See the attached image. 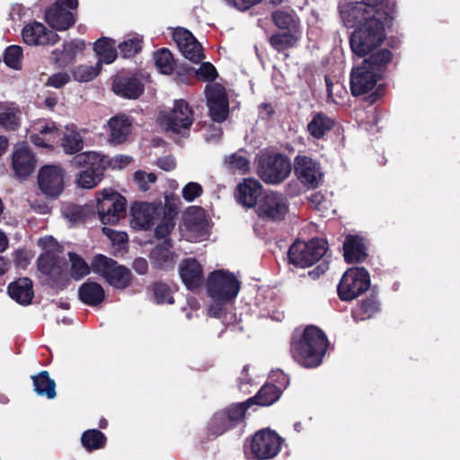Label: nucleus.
Listing matches in <instances>:
<instances>
[{
  "label": "nucleus",
  "instance_id": "f257e3e1",
  "mask_svg": "<svg viewBox=\"0 0 460 460\" xmlns=\"http://www.w3.org/2000/svg\"><path fill=\"white\" fill-rule=\"evenodd\" d=\"M328 347L325 334L314 325L307 326L303 333L293 337L290 351L293 358L305 367H318Z\"/></svg>",
  "mask_w": 460,
  "mask_h": 460
},
{
  "label": "nucleus",
  "instance_id": "f03ea898",
  "mask_svg": "<svg viewBox=\"0 0 460 460\" xmlns=\"http://www.w3.org/2000/svg\"><path fill=\"white\" fill-rule=\"evenodd\" d=\"M392 53L383 49L364 59L350 72V91L353 96L368 93L376 87L383 68L391 61Z\"/></svg>",
  "mask_w": 460,
  "mask_h": 460
},
{
  "label": "nucleus",
  "instance_id": "7ed1b4c3",
  "mask_svg": "<svg viewBox=\"0 0 460 460\" xmlns=\"http://www.w3.org/2000/svg\"><path fill=\"white\" fill-rule=\"evenodd\" d=\"M385 38L381 15L358 26L349 39L350 48L357 56L365 57L377 49Z\"/></svg>",
  "mask_w": 460,
  "mask_h": 460
},
{
  "label": "nucleus",
  "instance_id": "20e7f679",
  "mask_svg": "<svg viewBox=\"0 0 460 460\" xmlns=\"http://www.w3.org/2000/svg\"><path fill=\"white\" fill-rule=\"evenodd\" d=\"M96 210L103 225H115L126 214V199L117 191L104 189L96 193Z\"/></svg>",
  "mask_w": 460,
  "mask_h": 460
},
{
  "label": "nucleus",
  "instance_id": "39448f33",
  "mask_svg": "<svg viewBox=\"0 0 460 460\" xmlns=\"http://www.w3.org/2000/svg\"><path fill=\"white\" fill-rule=\"evenodd\" d=\"M326 245L323 239H312L308 243L295 242L288 250V261L296 267H310L326 253Z\"/></svg>",
  "mask_w": 460,
  "mask_h": 460
},
{
  "label": "nucleus",
  "instance_id": "423d86ee",
  "mask_svg": "<svg viewBox=\"0 0 460 460\" xmlns=\"http://www.w3.org/2000/svg\"><path fill=\"white\" fill-rule=\"evenodd\" d=\"M160 119L167 131L188 136L194 121V113L189 103L181 99L174 102L171 111L161 112Z\"/></svg>",
  "mask_w": 460,
  "mask_h": 460
},
{
  "label": "nucleus",
  "instance_id": "0eeeda50",
  "mask_svg": "<svg viewBox=\"0 0 460 460\" xmlns=\"http://www.w3.org/2000/svg\"><path fill=\"white\" fill-rule=\"evenodd\" d=\"M91 267L93 272L103 277L109 284L117 288H125L130 284V270L111 258L97 255L93 260Z\"/></svg>",
  "mask_w": 460,
  "mask_h": 460
},
{
  "label": "nucleus",
  "instance_id": "6e6552de",
  "mask_svg": "<svg viewBox=\"0 0 460 460\" xmlns=\"http://www.w3.org/2000/svg\"><path fill=\"white\" fill-rule=\"evenodd\" d=\"M381 0H361L345 3L340 6V13L344 24L352 28L381 15L376 9Z\"/></svg>",
  "mask_w": 460,
  "mask_h": 460
},
{
  "label": "nucleus",
  "instance_id": "1a4fd4ad",
  "mask_svg": "<svg viewBox=\"0 0 460 460\" xmlns=\"http://www.w3.org/2000/svg\"><path fill=\"white\" fill-rule=\"evenodd\" d=\"M370 277L362 267L350 268L343 274L339 285L338 295L343 301H349L368 289Z\"/></svg>",
  "mask_w": 460,
  "mask_h": 460
},
{
  "label": "nucleus",
  "instance_id": "9d476101",
  "mask_svg": "<svg viewBox=\"0 0 460 460\" xmlns=\"http://www.w3.org/2000/svg\"><path fill=\"white\" fill-rule=\"evenodd\" d=\"M207 289L211 297L220 301H229L237 296L240 282L233 273L216 270L208 276Z\"/></svg>",
  "mask_w": 460,
  "mask_h": 460
},
{
  "label": "nucleus",
  "instance_id": "9b49d317",
  "mask_svg": "<svg viewBox=\"0 0 460 460\" xmlns=\"http://www.w3.org/2000/svg\"><path fill=\"white\" fill-rule=\"evenodd\" d=\"M290 160L283 155L273 154L261 159L259 175L269 184H279L285 181L291 172Z\"/></svg>",
  "mask_w": 460,
  "mask_h": 460
},
{
  "label": "nucleus",
  "instance_id": "f8f14e48",
  "mask_svg": "<svg viewBox=\"0 0 460 460\" xmlns=\"http://www.w3.org/2000/svg\"><path fill=\"white\" fill-rule=\"evenodd\" d=\"M251 406L248 401L231 404L226 410L217 412L209 423L210 430L220 435L225 431L235 427L243 418L246 410Z\"/></svg>",
  "mask_w": 460,
  "mask_h": 460
},
{
  "label": "nucleus",
  "instance_id": "ddd939ff",
  "mask_svg": "<svg viewBox=\"0 0 460 460\" xmlns=\"http://www.w3.org/2000/svg\"><path fill=\"white\" fill-rule=\"evenodd\" d=\"M288 210L287 198L278 192L270 191L259 199L256 212L263 219L270 221H281Z\"/></svg>",
  "mask_w": 460,
  "mask_h": 460
},
{
  "label": "nucleus",
  "instance_id": "4468645a",
  "mask_svg": "<svg viewBox=\"0 0 460 460\" xmlns=\"http://www.w3.org/2000/svg\"><path fill=\"white\" fill-rule=\"evenodd\" d=\"M294 169L297 179L307 188L315 189L323 181V173L320 164L310 156L297 155Z\"/></svg>",
  "mask_w": 460,
  "mask_h": 460
},
{
  "label": "nucleus",
  "instance_id": "2eb2a0df",
  "mask_svg": "<svg viewBox=\"0 0 460 460\" xmlns=\"http://www.w3.org/2000/svg\"><path fill=\"white\" fill-rule=\"evenodd\" d=\"M205 94L211 119L216 122L224 121L228 115V100L225 87L219 84H208Z\"/></svg>",
  "mask_w": 460,
  "mask_h": 460
},
{
  "label": "nucleus",
  "instance_id": "dca6fc26",
  "mask_svg": "<svg viewBox=\"0 0 460 460\" xmlns=\"http://www.w3.org/2000/svg\"><path fill=\"white\" fill-rule=\"evenodd\" d=\"M280 448L279 436L272 431L261 430L255 433L251 442V451L256 459L274 457Z\"/></svg>",
  "mask_w": 460,
  "mask_h": 460
},
{
  "label": "nucleus",
  "instance_id": "f3484780",
  "mask_svg": "<svg viewBox=\"0 0 460 460\" xmlns=\"http://www.w3.org/2000/svg\"><path fill=\"white\" fill-rule=\"evenodd\" d=\"M38 181L45 195L57 197L64 189V171L57 164L44 165L39 172Z\"/></svg>",
  "mask_w": 460,
  "mask_h": 460
},
{
  "label": "nucleus",
  "instance_id": "a211bd4d",
  "mask_svg": "<svg viewBox=\"0 0 460 460\" xmlns=\"http://www.w3.org/2000/svg\"><path fill=\"white\" fill-rule=\"evenodd\" d=\"M38 268L40 272L49 277L55 285L61 284L67 276L66 261L57 252H44L38 259Z\"/></svg>",
  "mask_w": 460,
  "mask_h": 460
},
{
  "label": "nucleus",
  "instance_id": "6ab92c4d",
  "mask_svg": "<svg viewBox=\"0 0 460 460\" xmlns=\"http://www.w3.org/2000/svg\"><path fill=\"white\" fill-rule=\"evenodd\" d=\"M172 38L187 59L193 63H199L205 58L200 43L190 31L178 28L173 31Z\"/></svg>",
  "mask_w": 460,
  "mask_h": 460
},
{
  "label": "nucleus",
  "instance_id": "aec40b11",
  "mask_svg": "<svg viewBox=\"0 0 460 460\" xmlns=\"http://www.w3.org/2000/svg\"><path fill=\"white\" fill-rule=\"evenodd\" d=\"M162 208H156L147 202H136L130 208V225L137 230H147L154 225L155 217L160 215Z\"/></svg>",
  "mask_w": 460,
  "mask_h": 460
},
{
  "label": "nucleus",
  "instance_id": "412c9836",
  "mask_svg": "<svg viewBox=\"0 0 460 460\" xmlns=\"http://www.w3.org/2000/svg\"><path fill=\"white\" fill-rule=\"evenodd\" d=\"M22 35L24 42L31 46L53 45L59 40V36L55 31L38 22L27 24Z\"/></svg>",
  "mask_w": 460,
  "mask_h": 460
},
{
  "label": "nucleus",
  "instance_id": "4be33fe9",
  "mask_svg": "<svg viewBox=\"0 0 460 460\" xmlns=\"http://www.w3.org/2000/svg\"><path fill=\"white\" fill-rule=\"evenodd\" d=\"M12 164L17 176L27 177L33 172L36 160L27 146L19 145L13 151Z\"/></svg>",
  "mask_w": 460,
  "mask_h": 460
},
{
  "label": "nucleus",
  "instance_id": "5701e85b",
  "mask_svg": "<svg viewBox=\"0 0 460 460\" xmlns=\"http://www.w3.org/2000/svg\"><path fill=\"white\" fill-rule=\"evenodd\" d=\"M180 276L190 290H195L204 282L201 265L195 259H186L180 267Z\"/></svg>",
  "mask_w": 460,
  "mask_h": 460
},
{
  "label": "nucleus",
  "instance_id": "b1692460",
  "mask_svg": "<svg viewBox=\"0 0 460 460\" xmlns=\"http://www.w3.org/2000/svg\"><path fill=\"white\" fill-rule=\"evenodd\" d=\"M262 185L254 179H245L237 187L238 202L246 208L258 207V199L261 196Z\"/></svg>",
  "mask_w": 460,
  "mask_h": 460
},
{
  "label": "nucleus",
  "instance_id": "393cba45",
  "mask_svg": "<svg viewBox=\"0 0 460 460\" xmlns=\"http://www.w3.org/2000/svg\"><path fill=\"white\" fill-rule=\"evenodd\" d=\"M47 22L54 29L66 31L75 22L73 13L63 6L53 4L45 13Z\"/></svg>",
  "mask_w": 460,
  "mask_h": 460
},
{
  "label": "nucleus",
  "instance_id": "a878e982",
  "mask_svg": "<svg viewBox=\"0 0 460 460\" xmlns=\"http://www.w3.org/2000/svg\"><path fill=\"white\" fill-rule=\"evenodd\" d=\"M108 125L111 143L121 144L128 139L132 128V122L128 116L116 115L109 119Z\"/></svg>",
  "mask_w": 460,
  "mask_h": 460
},
{
  "label": "nucleus",
  "instance_id": "bb28decb",
  "mask_svg": "<svg viewBox=\"0 0 460 460\" xmlns=\"http://www.w3.org/2000/svg\"><path fill=\"white\" fill-rule=\"evenodd\" d=\"M112 89L117 95L137 99L143 93L144 85L137 78L123 77L114 81Z\"/></svg>",
  "mask_w": 460,
  "mask_h": 460
},
{
  "label": "nucleus",
  "instance_id": "cd10ccee",
  "mask_svg": "<svg viewBox=\"0 0 460 460\" xmlns=\"http://www.w3.org/2000/svg\"><path fill=\"white\" fill-rule=\"evenodd\" d=\"M8 293L17 303L27 305L33 297L32 281L28 278L19 279L9 284Z\"/></svg>",
  "mask_w": 460,
  "mask_h": 460
},
{
  "label": "nucleus",
  "instance_id": "c85d7f7f",
  "mask_svg": "<svg viewBox=\"0 0 460 460\" xmlns=\"http://www.w3.org/2000/svg\"><path fill=\"white\" fill-rule=\"evenodd\" d=\"M171 248V241L166 239L153 249L150 258L156 268L164 270L174 266V254Z\"/></svg>",
  "mask_w": 460,
  "mask_h": 460
},
{
  "label": "nucleus",
  "instance_id": "c756f323",
  "mask_svg": "<svg viewBox=\"0 0 460 460\" xmlns=\"http://www.w3.org/2000/svg\"><path fill=\"white\" fill-rule=\"evenodd\" d=\"M78 296L83 303L94 306L103 301L105 294L100 284L88 280L79 288Z\"/></svg>",
  "mask_w": 460,
  "mask_h": 460
},
{
  "label": "nucleus",
  "instance_id": "7c9ffc66",
  "mask_svg": "<svg viewBox=\"0 0 460 460\" xmlns=\"http://www.w3.org/2000/svg\"><path fill=\"white\" fill-rule=\"evenodd\" d=\"M334 126V120L323 112H314L307 124L308 133L316 139L323 137Z\"/></svg>",
  "mask_w": 460,
  "mask_h": 460
},
{
  "label": "nucleus",
  "instance_id": "2f4dec72",
  "mask_svg": "<svg viewBox=\"0 0 460 460\" xmlns=\"http://www.w3.org/2000/svg\"><path fill=\"white\" fill-rule=\"evenodd\" d=\"M105 167L106 163H102L83 170L76 179L78 186L84 189L95 187L102 181Z\"/></svg>",
  "mask_w": 460,
  "mask_h": 460
},
{
  "label": "nucleus",
  "instance_id": "473e14b6",
  "mask_svg": "<svg viewBox=\"0 0 460 460\" xmlns=\"http://www.w3.org/2000/svg\"><path fill=\"white\" fill-rule=\"evenodd\" d=\"M33 381L34 391L40 396H46L48 399H54L56 394V384L49 377L48 371H41L38 375L31 376Z\"/></svg>",
  "mask_w": 460,
  "mask_h": 460
},
{
  "label": "nucleus",
  "instance_id": "72a5a7b5",
  "mask_svg": "<svg viewBox=\"0 0 460 460\" xmlns=\"http://www.w3.org/2000/svg\"><path fill=\"white\" fill-rule=\"evenodd\" d=\"M281 391L275 385L266 384L255 396L249 398L248 403L251 405L258 404L261 406H270L273 404L280 396Z\"/></svg>",
  "mask_w": 460,
  "mask_h": 460
},
{
  "label": "nucleus",
  "instance_id": "f704fd0d",
  "mask_svg": "<svg viewBox=\"0 0 460 460\" xmlns=\"http://www.w3.org/2000/svg\"><path fill=\"white\" fill-rule=\"evenodd\" d=\"M343 248L344 258L348 262H359L367 256L361 240L356 236L348 237L343 244Z\"/></svg>",
  "mask_w": 460,
  "mask_h": 460
},
{
  "label": "nucleus",
  "instance_id": "c9c22d12",
  "mask_svg": "<svg viewBox=\"0 0 460 460\" xmlns=\"http://www.w3.org/2000/svg\"><path fill=\"white\" fill-rule=\"evenodd\" d=\"M93 49L99 57L97 63L102 65V62L106 64L112 63L118 54L115 48V41L109 38H101L94 43Z\"/></svg>",
  "mask_w": 460,
  "mask_h": 460
},
{
  "label": "nucleus",
  "instance_id": "e433bc0d",
  "mask_svg": "<svg viewBox=\"0 0 460 460\" xmlns=\"http://www.w3.org/2000/svg\"><path fill=\"white\" fill-rule=\"evenodd\" d=\"M59 146L67 155L79 153L84 148V137L76 130H66L62 132Z\"/></svg>",
  "mask_w": 460,
  "mask_h": 460
},
{
  "label": "nucleus",
  "instance_id": "4c0bfd02",
  "mask_svg": "<svg viewBox=\"0 0 460 460\" xmlns=\"http://www.w3.org/2000/svg\"><path fill=\"white\" fill-rule=\"evenodd\" d=\"M62 214L66 218L74 223L85 222L92 216H95V212L91 206H78L75 204L65 205L62 208Z\"/></svg>",
  "mask_w": 460,
  "mask_h": 460
},
{
  "label": "nucleus",
  "instance_id": "58836bf2",
  "mask_svg": "<svg viewBox=\"0 0 460 460\" xmlns=\"http://www.w3.org/2000/svg\"><path fill=\"white\" fill-rule=\"evenodd\" d=\"M22 112L14 104L3 106L0 110V126L7 130H15L20 126Z\"/></svg>",
  "mask_w": 460,
  "mask_h": 460
},
{
  "label": "nucleus",
  "instance_id": "ea45409f",
  "mask_svg": "<svg viewBox=\"0 0 460 460\" xmlns=\"http://www.w3.org/2000/svg\"><path fill=\"white\" fill-rule=\"evenodd\" d=\"M102 163H107L106 156H102L96 152H83L75 155L70 164L75 169L85 170L87 167H93Z\"/></svg>",
  "mask_w": 460,
  "mask_h": 460
},
{
  "label": "nucleus",
  "instance_id": "a19ab883",
  "mask_svg": "<svg viewBox=\"0 0 460 460\" xmlns=\"http://www.w3.org/2000/svg\"><path fill=\"white\" fill-rule=\"evenodd\" d=\"M85 47L84 41L75 40L63 44V49L59 57H56V61L60 66L70 63L77 53L82 52Z\"/></svg>",
  "mask_w": 460,
  "mask_h": 460
},
{
  "label": "nucleus",
  "instance_id": "79ce46f5",
  "mask_svg": "<svg viewBox=\"0 0 460 460\" xmlns=\"http://www.w3.org/2000/svg\"><path fill=\"white\" fill-rule=\"evenodd\" d=\"M105 435L98 429H88L82 435L81 441L88 451L102 448L106 444Z\"/></svg>",
  "mask_w": 460,
  "mask_h": 460
},
{
  "label": "nucleus",
  "instance_id": "37998d69",
  "mask_svg": "<svg viewBox=\"0 0 460 460\" xmlns=\"http://www.w3.org/2000/svg\"><path fill=\"white\" fill-rule=\"evenodd\" d=\"M155 63L158 70L164 75H171L174 69V59L171 51L163 48L154 54Z\"/></svg>",
  "mask_w": 460,
  "mask_h": 460
},
{
  "label": "nucleus",
  "instance_id": "c03bdc74",
  "mask_svg": "<svg viewBox=\"0 0 460 460\" xmlns=\"http://www.w3.org/2000/svg\"><path fill=\"white\" fill-rule=\"evenodd\" d=\"M224 164L226 169L232 172H239L240 173H245L250 169L249 160L240 153H234L226 156Z\"/></svg>",
  "mask_w": 460,
  "mask_h": 460
},
{
  "label": "nucleus",
  "instance_id": "a18cd8bd",
  "mask_svg": "<svg viewBox=\"0 0 460 460\" xmlns=\"http://www.w3.org/2000/svg\"><path fill=\"white\" fill-rule=\"evenodd\" d=\"M175 215L176 212L172 208L168 209V211H164V216L162 221L155 228V236L157 238H164V240L167 239L175 226Z\"/></svg>",
  "mask_w": 460,
  "mask_h": 460
},
{
  "label": "nucleus",
  "instance_id": "49530a36",
  "mask_svg": "<svg viewBox=\"0 0 460 460\" xmlns=\"http://www.w3.org/2000/svg\"><path fill=\"white\" fill-rule=\"evenodd\" d=\"M297 38L290 32L274 34L270 38V45L278 51H283L294 47Z\"/></svg>",
  "mask_w": 460,
  "mask_h": 460
},
{
  "label": "nucleus",
  "instance_id": "de8ad7c7",
  "mask_svg": "<svg viewBox=\"0 0 460 460\" xmlns=\"http://www.w3.org/2000/svg\"><path fill=\"white\" fill-rule=\"evenodd\" d=\"M22 49L18 45H12L5 49L4 53V62L13 69L22 68Z\"/></svg>",
  "mask_w": 460,
  "mask_h": 460
},
{
  "label": "nucleus",
  "instance_id": "09e8293b",
  "mask_svg": "<svg viewBox=\"0 0 460 460\" xmlns=\"http://www.w3.org/2000/svg\"><path fill=\"white\" fill-rule=\"evenodd\" d=\"M68 257L71 262V276L75 279H81L90 272L88 264L77 255L75 252H68Z\"/></svg>",
  "mask_w": 460,
  "mask_h": 460
},
{
  "label": "nucleus",
  "instance_id": "8fccbe9b",
  "mask_svg": "<svg viewBox=\"0 0 460 460\" xmlns=\"http://www.w3.org/2000/svg\"><path fill=\"white\" fill-rule=\"evenodd\" d=\"M101 64L95 66L80 65L74 70V77L79 82H89L94 79L101 71Z\"/></svg>",
  "mask_w": 460,
  "mask_h": 460
},
{
  "label": "nucleus",
  "instance_id": "3c124183",
  "mask_svg": "<svg viewBox=\"0 0 460 460\" xmlns=\"http://www.w3.org/2000/svg\"><path fill=\"white\" fill-rule=\"evenodd\" d=\"M38 130L46 137L47 143L49 144V149H53L55 146H59L63 131L55 123H47Z\"/></svg>",
  "mask_w": 460,
  "mask_h": 460
},
{
  "label": "nucleus",
  "instance_id": "603ef678",
  "mask_svg": "<svg viewBox=\"0 0 460 460\" xmlns=\"http://www.w3.org/2000/svg\"><path fill=\"white\" fill-rule=\"evenodd\" d=\"M119 49L123 58H132L142 49V40L137 37L125 40L119 45Z\"/></svg>",
  "mask_w": 460,
  "mask_h": 460
},
{
  "label": "nucleus",
  "instance_id": "864d4df0",
  "mask_svg": "<svg viewBox=\"0 0 460 460\" xmlns=\"http://www.w3.org/2000/svg\"><path fill=\"white\" fill-rule=\"evenodd\" d=\"M154 299L157 304H172L173 297L170 288L164 283H155L152 287Z\"/></svg>",
  "mask_w": 460,
  "mask_h": 460
},
{
  "label": "nucleus",
  "instance_id": "5fc2aeb1",
  "mask_svg": "<svg viewBox=\"0 0 460 460\" xmlns=\"http://www.w3.org/2000/svg\"><path fill=\"white\" fill-rule=\"evenodd\" d=\"M272 20L274 24L282 30L290 29L295 26V20L292 13L287 11L277 10L273 12Z\"/></svg>",
  "mask_w": 460,
  "mask_h": 460
},
{
  "label": "nucleus",
  "instance_id": "6e6d98bb",
  "mask_svg": "<svg viewBox=\"0 0 460 460\" xmlns=\"http://www.w3.org/2000/svg\"><path fill=\"white\" fill-rule=\"evenodd\" d=\"M360 319H369L379 310V304L374 296L363 300L359 305Z\"/></svg>",
  "mask_w": 460,
  "mask_h": 460
},
{
  "label": "nucleus",
  "instance_id": "4d7b16f0",
  "mask_svg": "<svg viewBox=\"0 0 460 460\" xmlns=\"http://www.w3.org/2000/svg\"><path fill=\"white\" fill-rule=\"evenodd\" d=\"M195 74L199 80L204 82H211L217 77L216 67L209 62L202 63Z\"/></svg>",
  "mask_w": 460,
  "mask_h": 460
},
{
  "label": "nucleus",
  "instance_id": "13d9d810",
  "mask_svg": "<svg viewBox=\"0 0 460 460\" xmlns=\"http://www.w3.org/2000/svg\"><path fill=\"white\" fill-rule=\"evenodd\" d=\"M202 193L203 188L201 185L194 181L187 183L181 190L182 198L188 202H192L195 199L200 197Z\"/></svg>",
  "mask_w": 460,
  "mask_h": 460
},
{
  "label": "nucleus",
  "instance_id": "bf43d9fd",
  "mask_svg": "<svg viewBox=\"0 0 460 460\" xmlns=\"http://www.w3.org/2000/svg\"><path fill=\"white\" fill-rule=\"evenodd\" d=\"M134 179L138 185V188L142 191L149 190V184L154 183L156 181L155 173H146L143 171H137L134 174Z\"/></svg>",
  "mask_w": 460,
  "mask_h": 460
},
{
  "label": "nucleus",
  "instance_id": "052dcab7",
  "mask_svg": "<svg viewBox=\"0 0 460 460\" xmlns=\"http://www.w3.org/2000/svg\"><path fill=\"white\" fill-rule=\"evenodd\" d=\"M70 80V76L67 73L59 72L52 75L48 79V84L53 86L55 88H61L66 84H67Z\"/></svg>",
  "mask_w": 460,
  "mask_h": 460
},
{
  "label": "nucleus",
  "instance_id": "680f3d73",
  "mask_svg": "<svg viewBox=\"0 0 460 460\" xmlns=\"http://www.w3.org/2000/svg\"><path fill=\"white\" fill-rule=\"evenodd\" d=\"M325 84L328 100L333 102H337L336 95H338L339 92H341V85L339 84L338 83L334 84L332 78L328 75L325 76Z\"/></svg>",
  "mask_w": 460,
  "mask_h": 460
},
{
  "label": "nucleus",
  "instance_id": "e2e57ef3",
  "mask_svg": "<svg viewBox=\"0 0 460 460\" xmlns=\"http://www.w3.org/2000/svg\"><path fill=\"white\" fill-rule=\"evenodd\" d=\"M102 232L114 243L123 244L128 241V234L124 232H117L108 227H103Z\"/></svg>",
  "mask_w": 460,
  "mask_h": 460
},
{
  "label": "nucleus",
  "instance_id": "0e129e2a",
  "mask_svg": "<svg viewBox=\"0 0 460 460\" xmlns=\"http://www.w3.org/2000/svg\"><path fill=\"white\" fill-rule=\"evenodd\" d=\"M229 5L239 11H246L252 6L259 4L261 0H225Z\"/></svg>",
  "mask_w": 460,
  "mask_h": 460
},
{
  "label": "nucleus",
  "instance_id": "69168bd1",
  "mask_svg": "<svg viewBox=\"0 0 460 460\" xmlns=\"http://www.w3.org/2000/svg\"><path fill=\"white\" fill-rule=\"evenodd\" d=\"M131 160L132 158L128 155H119L111 160L108 157H106V165L110 164L113 168H122L128 165L131 162Z\"/></svg>",
  "mask_w": 460,
  "mask_h": 460
},
{
  "label": "nucleus",
  "instance_id": "338daca9",
  "mask_svg": "<svg viewBox=\"0 0 460 460\" xmlns=\"http://www.w3.org/2000/svg\"><path fill=\"white\" fill-rule=\"evenodd\" d=\"M39 243L45 250V252H56L57 251H58L59 245L58 242L51 236L42 238L40 240Z\"/></svg>",
  "mask_w": 460,
  "mask_h": 460
},
{
  "label": "nucleus",
  "instance_id": "774afa93",
  "mask_svg": "<svg viewBox=\"0 0 460 460\" xmlns=\"http://www.w3.org/2000/svg\"><path fill=\"white\" fill-rule=\"evenodd\" d=\"M156 164L164 171L170 172L175 168L176 162L172 156L168 155L159 158L156 162Z\"/></svg>",
  "mask_w": 460,
  "mask_h": 460
}]
</instances>
